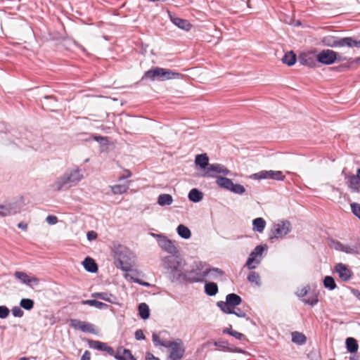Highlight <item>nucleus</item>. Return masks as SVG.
I'll list each match as a JSON object with an SVG mask.
<instances>
[{
	"instance_id": "obj_63",
	"label": "nucleus",
	"mask_w": 360,
	"mask_h": 360,
	"mask_svg": "<svg viewBox=\"0 0 360 360\" xmlns=\"http://www.w3.org/2000/svg\"><path fill=\"white\" fill-rule=\"evenodd\" d=\"M233 330H232V327H231V326H230V327H229V328H224V329H223V330H222V333H223L224 334H228V335H231Z\"/></svg>"
},
{
	"instance_id": "obj_43",
	"label": "nucleus",
	"mask_w": 360,
	"mask_h": 360,
	"mask_svg": "<svg viewBox=\"0 0 360 360\" xmlns=\"http://www.w3.org/2000/svg\"><path fill=\"white\" fill-rule=\"evenodd\" d=\"M152 340H153V344L155 346H159L160 345V346H162V347H166L167 344L169 342V341H162V340H160L159 335L158 334H156L155 333H153Z\"/></svg>"
},
{
	"instance_id": "obj_48",
	"label": "nucleus",
	"mask_w": 360,
	"mask_h": 360,
	"mask_svg": "<svg viewBox=\"0 0 360 360\" xmlns=\"http://www.w3.org/2000/svg\"><path fill=\"white\" fill-rule=\"evenodd\" d=\"M10 313L9 309L6 306H0V319H6Z\"/></svg>"
},
{
	"instance_id": "obj_40",
	"label": "nucleus",
	"mask_w": 360,
	"mask_h": 360,
	"mask_svg": "<svg viewBox=\"0 0 360 360\" xmlns=\"http://www.w3.org/2000/svg\"><path fill=\"white\" fill-rule=\"evenodd\" d=\"M111 191L117 194H122L127 191L129 189V184H117L110 186Z\"/></svg>"
},
{
	"instance_id": "obj_53",
	"label": "nucleus",
	"mask_w": 360,
	"mask_h": 360,
	"mask_svg": "<svg viewBox=\"0 0 360 360\" xmlns=\"http://www.w3.org/2000/svg\"><path fill=\"white\" fill-rule=\"evenodd\" d=\"M46 221L50 225H54L58 222V218L55 215H49L46 218Z\"/></svg>"
},
{
	"instance_id": "obj_49",
	"label": "nucleus",
	"mask_w": 360,
	"mask_h": 360,
	"mask_svg": "<svg viewBox=\"0 0 360 360\" xmlns=\"http://www.w3.org/2000/svg\"><path fill=\"white\" fill-rule=\"evenodd\" d=\"M352 249L354 250L353 255H360V239L356 240L354 244H351Z\"/></svg>"
},
{
	"instance_id": "obj_11",
	"label": "nucleus",
	"mask_w": 360,
	"mask_h": 360,
	"mask_svg": "<svg viewBox=\"0 0 360 360\" xmlns=\"http://www.w3.org/2000/svg\"><path fill=\"white\" fill-rule=\"evenodd\" d=\"M151 236L157 240L158 245L162 250L174 256L178 254L179 250L174 241L162 234L151 233Z\"/></svg>"
},
{
	"instance_id": "obj_42",
	"label": "nucleus",
	"mask_w": 360,
	"mask_h": 360,
	"mask_svg": "<svg viewBox=\"0 0 360 360\" xmlns=\"http://www.w3.org/2000/svg\"><path fill=\"white\" fill-rule=\"evenodd\" d=\"M247 279L250 283H255L257 285L260 284V276L259 274L255 271H251L248 274Z\"/></svg>"
},
{
	"instance_id": "obj_7",
	"label": "nucleus",
	"mask_w": 360,
	"mask_h": 360,
	"mask_svg": "<svg viewBox=\"0 0 360 360\" xmlns=\"http://www.w3.org/2000/svg\"><path fill=\"white\" fill-rule=\"evenodd\" d=\"M266 245H259L256 246L250 252L249 257L245 263V266L250 269H255L259 265L263 258L264 252L267 250Z\"/></svg>"
},
{
	"instance_id": "obj_55",
	"label": "nucleus",
	"mask_w": 360,
	"mask_h": 360,
	"mask_svg": "<svg viewBox=\"0 0 360 360\" xmlns=\"http://www.w3.org/2000/svg\"><path fill=\"white\" fill-rule=\"evenodd\" d=\"M354 250L352 249V245L351 244H347V245H343V248H342V251L343 252L346 253V254H349V255H353V253L354 252L353 251Z\"/></svg>"
},
{
	"instance_id": "obj_6",
	"label": "nucleus",
	"mask_w": 360,
	"mask_h": 360,
	"mask_svg": "<svg viewBox=\"0 0 360 360\" xmlns=\"http://www.w3.org/2000/svg\"><path fill=\"white\" fill-rule=\"evenodd\" d=\"M182 76L179 72H174L169 69L156 67L144 73L143 79H148L151 81H165L173 79H179Z\"/></svg>"
},
{
	"instance_id": "obj_54",
	"label": "nucleus",
	"mask_w": 360,
	"mask_h": 360,
	"mask_svg": "<svg viewBox=\"0 0 360 360\" xmlns=\"http://www.w3.org/2000/svg\"><path fill=\"white\" fill-rule=\"evenodd\" d=\"M134 335H135V338L137 340H145V338H146L143 330L141 329L136 330Z\"/></svg>"
},
{
	"instance_id": "obj_26",
	"label": "nucleus",
	"mask_w": 360,
	"mask_h": 360,
	"mask_svg": "<svg viewBox=\"0 0 360 360\" xmlns=\"http://www.w3.org/2000/svg\"><path fill=\"white\" fill-rule=\"evenodd\" d=\"M91 297L103 300L112 304H115L117 302V297L107 292H94L91 294Z\"/></svg>"
},
{
	"instance_id": "obj_18",
	"label": "nucleus",
	"mask_w": 360,
	"mask_h": 360,
	"mask_svg": "<svg viewBox=\"0 0 360 360\" xmlns=\"http://www.w3.org/2000/svg\"><path fill=\"white\" fill-rule=\"evenodd\" d=\"M213 345L217 347V350L221 351L224 352H231V353H243V351L234 346L233 345L230 344L227 340L219 339L218 340L214 341Z\"/></svg>"
},
{
	"instance_id": "obj_29",
	"label": "nucleus",
	"mask_w": 360,
	"mask_h": 360,
	"mask_svg": "<svg viewBox=\"0 0 360 360\" xmlns=\"http://www.w3.org/2000/svg\"><path fill=\"white\" fill-rule=\"evenodd\" d=\"M188 198L191 202H198L202 200L203 194L197 188H193L189 191Z\"/></svg>"
},
{
	"instance_id": "obj_23",
	"label": "nucleus",
	"mask_w": 360,
	"mask_h": 360,
	"mask_svg": "<svg viewBox=\"0 0 360 360\" xmlns=\"http://www.w3.org/2000/svg\"><path fill=\"white\" fill-rule=\"evenodd\" d=\"M299 62L302 65L313 68L316 65V58L315 59L312 53H304L299 56Z\"/></svg>"
},
{
	"instance_id": "obj_50",
	"label": "nucleus",
	"mask_w": 360,
	"mask_h": 360,
	"mask_svg": "<svg viewBox=\"0 0 360 360\" xmlns=\"http://www.w3.org/2000/svg\"><path fill=\"white\" fill-rule=\"evenodd\" d=\"M12 314L15 317H22L24 314L23 311L19 307H14L12 309Z\"/></svg>"
},
{
	"instance_id": "obj_64",
	"label": "nucleus",
	"mask_w": 360,
	"mask_h": 360,
	"mask_svg": "<svg viewBox=\"0 0 360 360\" xmlns=\"http://www.w3.org/2000/svg\"><path fill=\"white\" fill-rule=\"evenodd\" d=\"M18 227L22 230H26L27 228V224H25L23 222H20L18 224Z\"/></svg>"
},
{
	"instance_id": "obj_30",
	"label": "nucleus",
	"mask_w": 360,
	"mask_h": 360,
	"mask_svg": "<svg viewBox=\"0 0 360 360\" xmlns=\"http://www.w3.org/2000/svg\"><path fill=\"white\" fill-rule=\"evenodd\" d=\"M253 230L258 233H262L266 226V221L262 217H258L252 221Z\"/></svg>"
},
{
	"instance_id": "obj_28",
	"label": "nucleus",
	"mask_w": 360,
	"mask_h": 360,
	"mask_svg": "<svg viewBox=\"0 0 360 360\" xmlns=\"http://www.w3.org/2000/svg\"><path fill=\"white\" fill-rule=\"evenodd\" d=\"M205 292L209 296H214L218 293L219 288L216 283L207 282L204 286Z\"/></svg>"
},
{
	"instance_id": "obj_22",
	"label": "nucleus",
	"mask_w": 360,
	"mask_h": 360,
	"mask_svg": "<svg viewBox=\"0 0 360 360\" xmlns=\"http://www.w3.org/2000/svg\"><path fill=\"white\" fill-rule=\"evenodd\" d=\"M169 17L171 20V22L179 28L188 31L191 28L192 25L189 22L188 20L180 18L179 17H176L171 13V12L168 11Z\"/></svg>"
},
{
	"instance_id": "obj_2",
	"label": "nucleus",
	"mask_w": 360,
	"mask_h": 360,
	"mask_svg": "<svg viewBox=\"0 0 360 360\" xmlns=\"http://www.w3.org/2000/svg\"><path fill=\"white\" fill-rule=\"evenodd\" d=\"M212 272H217L223 276L224 272L216 267H212L209 264L202 261H194L191 269L186 271V282L188 283H202L205 276Z\"/></svg>"
},
{
	"instance_id": "obj_52",
	"label": "nucleus",
	"mask_w": 360,
	"mask_h": 360,
	"mask_svg": "<svg viewBox=\"0 0 360 360\" xmlns=\"http://www.w3.org/2000/svg\"><path fill=\"white\" fill-rule=\"evenodd\" d=\"M231 336L239 340H246L245 335L244 334L236 330H233Z\"/></svg>"
},
{
	"instance_id": "obj_51",
	"label": "nucleus",
	"mask_w": 360,
	"mask_h": 360,
	"mask_svg": "<svg viewBox=\"0 0 360 360\" xmlns=\"http://www.w3.org/2000/svg\"><path fill=\"white\" fill-rule=\"evenodd\" d=\"M309 290V285H306L304 288H302V289L299 290L296 292V295L299 297H304V296H306L307 295Z\"/></svg>"
},
{
	"instance_id": "obj_36",
	"label": "nucleus",
	"mask_w": 360,
	"mask_h": 360,
	"mask_svg": "<svg viewBox=\"0 0 360 360\" xmlns=\"http://www.w3.org/2000/svg\"><path fill=\"white\" fill-rule=\"evenodd\" d=\"M346 347L350 353L356 352L358 349L357 341L353 338H347L346 339Z\"/></svg>"
},
{
	"instance_id": "obj_37",
	"label": "nucleus",
	"mask_w": 360,
	"mask_h": 360,
	"mask_svg": "<svg viewBox=\"0 0 360 360\" xmlns=\"http://www.w3.org/2000/svg\"><path fill=\"white\" fill-rule=\"evenodd\" d=\"M139 314L141 319L146 320L150 316V309L146 303H141L139 305Z\"/></svg>"
},
{
	"instance_id": "obj_61",
	"label": "nucleus",
	"mask_w": 360,
	"mask_h": 360,
	"mask_svg": "<svg viewBox=\"0 0 360 360\" xmlns=\"http://www.w3.org/2000/svg\"><path fill=\"white\" fill-rule=\"evenodd\" d=\"M352 294L360 301V291L357 289H352Z\"/></svg>"
},
{
	"instance_id": "obj_4",
	"label": "nucleus",
	"mask_w": 360,
	"mask_h": 360,
	"mask_svg": "<svg viewBox=\"0 0 360 360\" xmlns=\"http://www.w3.org/2000/svg\"><path fill=\"white\" fill-rule=\"evenodd\" d=\"M114 257L117 264V267L123 271H131L132 266L135 264L136 257L134 254L127 247L118 245L114 249Z\"/></svg>"
},
{
	"instance_id": "obj_44",
	"label": "nucleus",
	"mask_w": 360,
	"mask_h": 360,
	"mask_svg": "<svg viewBox=\"0 0 360 360\" xmlns=\"http://www.w3.org/2000/svg\"><path fill=\"white\" fill-rule=\"evenodd\" d=\"M343 245H344L343 243H342L341 242H340L337 240L330 239L329 240L330 247L331 248H333L335 250L340 251V252L342 251Z\"/></svg>"
},
{
	"instance_id": "obj_24",
	"label": "nucleus",
	"mask_w": 360,
	"mask_h": 360,
	"mask_svg": "<svg viewBox=\"0 0 360 360\" xmlns=\"http://www.w3.org/2000/svg\"><path fill=\"white\" fill-rule=\"evenodd\" d=\"M195 164L205 172L210 165L207 155L206 153L197 155L195 158Z\"/></svg>"
},
{
	"instance_id": "obj_46",
	"label": "nucleus",
	"mask_w": 360,
	"mask_h": 360,
	"mask_svg": "<svg viewBox=\"0 0 360 360\" xmlns=\"http://www.w3.org/2000/svg\"><path fill=\"white\" fill-rule=\"evenodd\" d=\"M231 311H232L231 314H235L239 318H246V313L240 308L236 307L235 308L231 309Z\"/></svg>"
},
{
	"instance_id": "obj_33",
	"label": "nucleus",
	"mask_w": 360,
	"mask_h": 360,
	"mask_svg": "<svg viewBox=\"0 0 360 360\" xmlns=\"http://www.w3.org/2000/svg\"><path fill=\"white\" fill-rule=\"evenodd\" d=\"M172 202L173 198L169 194H160L158 198V203L160 206L170 205Z\"/></svg>"
},
{
	"instance_id": "obj_10",
	"label": "nucleus",
	"mask_w": 360,
	"mask_h": 360,
	"mask_svg": "<svg viewBox=\"0 0 360 360\" xmlns=\"http://www.w3.org/2000/svg\"><path fill=\"white\" fill-rule=\"evenodd\" d=\"M292 229L291 224L288 220H279L273 225L272 235L270 239H278L285 236Z\"/></svg>"
},
{
	"instance_id": "obj_59",
	"label": "nucleus",
	"mask_w": 360,
	"mask_h": 360,
	"mask_svg": "<svg viewBox=\"0 0 360 360\" xmlns=\"http://www.w3.org/2000/svg\"><path fill=\"white\" fill-rule=\"evenodd\" d=\"M91 353L89 351H85L81 357V360H90Z\"/></svg>"
},
{
	"instance_id": "obj_13",
	"label": "nucleus",
	"mask_w": 360,
	"mask_h": 360,
	"mask_svg": "<svg viewBox=\"0 0 360 360\" xmlns=\"http://www.w3.org/2000/svg\"><path fill=\"white\" fill-rule=\"evenodd\" d=\"M338 53L330 49H324L320 51L316 55V61L324 65H331L336 60H341L340 58L338 59Z\"/></svg>"
},
{
	"instance_id": "obj_25",
	"label": "nucleus",
	"mask_w": 360,
	"mask_h": 360,
	"mask_svg": "<svg viewBox=\"0 0 360 360\" xmlns=\"http://www.w3.org/2000/svg\"><path fill=\"white\" fill-rule=\"evenodd\" d=\"M115 359L117 360H136L129 349L122 347L117 349Z\"/></svg>"
},
{
	"instance_id": "obj_60",
	"label": "nucleus",
	"mask_w": 360,
	"mask_h": 360,
	"mask_svg": "<svg viewBox=\"0 0 360 360\" xmlns=\"http://www.w3.org/2000/svg\"><path fill=\"white\" fill-rule=\"evenodd\" d=\"M146 360H160V359L155 357L153 354L147 352L146 355Z\"/></svg>"
},
{
	"instance_id": "obj_45",
	"label": "nucleus",
	"mask_w": 360,
	"mask_h": 360,
	"mask_svg": "<svg viewBox=\"0 0 360 360\" xmlns=\"http://www.w3.org/2000/svg\"><path fill=\"white\" fill-rule=\"evenodd\" d=\"M352 213L360 219V204L353 202L351 204Z\"/></svg>"
},
{
	"instance_id": "obj_20",
	"label": "nucleus",
	"mask_w": 360,
	"mask_h": 360,
	"mask_svg": "<svg viewBox=\"0 0 360 360\" xmlns=\"http://www.w3.org/2000/svg\"><path fill=\"white\" fill-rule=\"evenodd\" d=\"M20 210V205L18 202H11L6 205H0V216L6 217L14 214Z\"/></svg>"
},
{
	"instance_id": "obj_39",
	"label": "nucleus",
	"mask_w": 360,
	"mask_h": 360,
	"mask_svg": "<svg viewBox=\"0 0 360 360\" xmlns=\"http://www.w3.org/2000/svg\"><path fill=\"white\" fill-rule=\"evenodd\" d=\"M323 283L324 287L330 290H333L337 287L335 279L330 276H325Z\"/></svg>"
},
{
	"instance_id": "obj_35",
	"label": "nucleus",
	"mask_w": 360,
	"mask_h": 360,
	"mask_svg": "<svg viewBox=\"0 0 360 360\" xmlns=\"http://www.w3.org/2000/svg\"><path fill=\"white\" fill-rule=\"evenodd\" d=\"M292 342L297 345H302L306 343L307 338L301 333L297 331L293 332L292 333Z\"/></svg>"
},
{
	"instance_id": "obj_1",
	"label": "nucleus",
	"mask_w": 360,
	"mask_h": 360,
	"mask_svg": "<svg viewBox=\"0 0 360 360\" xmlns=\"http://www.w3.org/2000/svg\"><path fill=\"white\" fill-rule=\"evenodd\" d=\"M162 262L172 283L186 282V271H184L186 262L181 257L166 256L162 258Z\"/></svg>"
},
{
	"instance_id": "obj_16",
	"label": "nucleus",
	"mask_w": 360,
	"mask_h": 360,
	"mask_svg": "<svg viewBox=\"0 0 360 360\" xmlns=\"http://www.w3.org/2000/svg\"><path fill=\"white\" fill-rule=\"evenodd\" d=\"M70 326L74 329L81 330L84 333L96 334L95 326L89 322L72 319L70 320Z\"/></svg>"
},
{
	"instance_id": "obj_9",
	"label": "nucleus",
	"mask_w": 360,
	"mask_h": 360,
	"mask_svg": "<svg viewBox=\"0 0 360 360\" xmlns=\"http://www.w3.org/2000/svg\"><path fill=\"white\" fill-rule=\"evenodd\" d=\"M216 183L220 188L236 194L241 195L245 192V188L243 185L234 184L231 179L224 176H217Z\"/></svg>"
},
{
	"instance_id": "obj_8",
	"label": "nucleus",
	"mask_w": 360,
	"mask_h": 360,
	"mask_svg": "<svg viewBox=\"0 0 360 360\" xmlns=\"http://www.w3.org/2000/svg\"><path fill=\"white\" fill-rule=\"evenodd\" d=\"M242 303V298L236 293L228 294L226 301H219L217 306L225 314H231V309L240 305Z\"/></svg>"
},
{
	"instance_id": "obj_34",
	"label": "nucleus",
	"mask_w": 360,
	"mask_h": 360,
	"mask_svg": "<svg viewBox=\"0 0 360 360\" xmlns=\"http://www.w3.org/2000/svg\"><path fill=\"white\" fill-rule=\"evenodd\" d=\"M296 60V55L292 51L287 52L282 58L283 63L289 66L294 65Z\"/></svg>"
},
{
	"instance_id": "obj_5",
	"label": "nucleus",
	"mask_w": 360,
	"mask_h": 360,
	"mask_svg": "<svg viewBox=\"0 0 360 360\" xmlns=\"http://www.w3.org/2000/svg\"><path fill=\"white\" fill-rule=\"evenodd\" d=\"M321 41L323 45L331 48L343 46L349 48H360V40H356L349 37L340 38L335 36L327 35L323 37Z\"/></svg>"
},
{
	"instance_id": "obj_15",
	"label": "nucleus",
	"mask_w": 360,
	"mask_h": 360,
	"mask_svg": "<svg viewBox=\"0 0 360 360\" xmlns=\"http://www.w3.org/2000/svg\"><path fill=\"white\" fill-rule=\"evenodd\" d=\"M217 174H221L226 176L230 174V171L223 165L210 164L206 171L203 172L202 176L214 178Z\"/></svg>"
},
{
	"instance_id": "obj_41",
	"label": "nucleus",
	"mask_w": 360,
	"mask_h": 360,
	"mask_svg": "<svg viewBox=\"0 0 360 360\" xmlns=\"http://www.w3.org/2000/svg\"><path fill=\"white\" fill-rule=\"evenodd\" d=\"M34 300L29 298H23L20 302V307L25 310H31L34 307Z\"/></svg>"
},
{
	"instance_id": "obj_58",
	"label": "nucleus",
	"mask_w": 360,
	"mask_h": 360,
	"mask_svg": "<svg viewBox=\"0 0 360 360\" xmlns=\"http://www.w3.org/2000/svg\"><path fill=\"white\" fill-rule=\"evenodd\" d=\"M86 236L89 240H95L97 238V233L94 231H91L87 232Z\"/></svg>"
},
{
	"instance_id": "obj_32",
	"label": "nucleus",
	"mask_w": 360,
	"mask_h": 360,
	"mask_svg": "<svg viewBox=\"0 0 360 360\" xmlns=\"http://www.w3.org/2000/svg\"><path fill=\"white\" fill-rule=\"evenodd\" d=\"M176 232L178 235L184 239H188L191 236V232L190 229L184 224H179L177 226Z\"/></svg>"
},
{
	"instance_id": "obj_47",
	"label": "nucleus",
	"mask_w": 360,
	"mask_h": 360,
	"mask_svg": "<svg viewBox=\"0 0 360 360\" xmlns=\"http://www.w3.org/2000/svg\"><path fill=\"white\" fill-rule=\"evenodd\" d=\"M302 301L306 304H308V305H310L311 307H314V305H316L318 303L319 300L317 298V296L314 295V296L309 297L307 299H304Z\"/></svg>"
},
{
	"instance_id": "obj_17",
	"label": "nucleus",
	"mask_w": 360,
	"mask_h": 360,
	"mask_svg": "<svg viewBox=\"0 0 360 360\" xmlns=\"http://www.w3.org/2000/svg\"><path fill=\"white\" fill-rule=\"evenodd\" d=\"M334 271L338 274L340 279L343 282L349 281L352 276L353 272L349 266L343 263H338L335 265Z\"/></svg>"
},
{
	"instance_id": "obj_19",
	"label": "nucleus",
	"mask_w": 360,
	"mask_h": 360,
	"mask_svg": "<svg viewBox=\"0 0 360 360\" xmlns=\"http://www.w3.org/2000/svg\"><path fill=\"white\" fill-rule=\"evenodd\" d=\"M14 276L22 283L25 284L31 288L37 286L39 283V278L35 276H30L28 274L23 271H15L14 273Z\"/></svg>"
},
{
	"instance_id": "obj_31",
	"label": "nucleus",
	"mask_w": 360,
	"mask_h": 360,
	"mask_svg": "<svg viewBox=\"0 0 360 360\" xmlns=\"http://www.w3.org/2000/svg\"><path fill=\"white\" fill-rule=\"evenodd\" d=\"M81 304L83 305H89L91 307H94L96 308H98L99 309H106L108 306V304L101 302L100 301H98L96 300H82Z\"/></svg>"
},
{
	"instance_id": "obj_56",
	"label": "nucleus",
	"mask_w": 360,
	"mask_h": 360,
	"mask_svg": "<svg viewBox=\"0 0 360 360\" xmlns=\"http://www.w3.org/2000/svg\"><path fill=\"white\" fill-rule=\"evenodd\" d=\"M94 140L99 142L101 144H106L108 142V138L101 136H94Z\"/></svg>"
},
{
	"instance_id": "obj_14",
	"label": "nucleus",
	"mask_w": 360,
	"mask_h": 360,
	"mask_svg": "<svg viewBox=\"0 0 360 360\" xmlns=\"http://www.w3.org/2000/svg\"><path fill=\"white\" fill-rule=\"evenodd\" d=\"M254 179H274L278 181H283L285 179V176L281 171L274 170H262L257 173L252 174Z\"/></svg>"
},
{
	"instance_id": "obj_12",
	"label": "nucleus",
	"mask_w": 360,
	"mask_h": 360,
	"mask_svg": "<svg viewBox=\"0 0 360 360\" xmlns=\"http://www.w3.org/2000/svg\"><path fill=\"white\" fill-rule=\"evenodd\" d=\"M166 348L169 349L168 360H181L183 358L185 350L183 347V342L180 339H177L175 341H169L167 344Z\"/></svg>"
},
{
	"instance_id": "obj_21",
	"label": "nucleus",
	"mask_w": 360,
	"mask_h": 360,
	"mask_svg": "<svg viewBox=\"0 0 360 360\" xmlns=\"http://www.w3.org/2000/svg\"><path fill=\"white\" fill-rule=\"evenodd\" d=\"M346 184L352 192H360V178L358 175L345 174Z\"/></svg>"
},
{
	"instance_id": "obj_57",
	"label": "nucleus",
	"mask_w": 360,
	"mask_h": 360,
	"mask_svg": "<svg viewBox=\"0 0 360 360\" xmlns=\"http://www.w3.org/2000/svg\"><path fill=\"white\" fill-rule=\"evenodd\" d=\"M103 352H106L109 355L112 356L114 357H115V355L116 354H115V351H114L113 348L108 346L106 343H105V349H104Z\"/></svg>"
},
{
	"instance_id": "obj_38",
	"label": "nucleus",
	"mask_w": 360,
	"mask_h": 360,
	"mask_svg": "<svg viewBox=\"0 0 360 360\" xmlns=\"http://www.w3.org/2000/svg\"><path fill=\"white\" fill-rule=\"evenodd\" d=\"M88 345L91 349H94L98 351H103L105 349V342H100L98 340H88Z\"/></svg>"
},
{
	"instance_id": "obj_62",
	"label": "nucleus",
	"mask_w": 360,
	"mask_h": 360,
	"mask_svg": "<svg viewBox=\"0 0 360 360\" xmlns=\"http://www.w3.org/2000/svg\"><path fill=\"white\" fill-rule=\"evenodd\" d=\"M134 283H138L141 285H143V286H146V287H148L150 285V284L147 282H145V281H143L140 279H136L134 280Z\"/></svg>"
},
{
	"instance_id": "obj_3",
	"label": "nucleus",
	"mask_w": 360,
	"mask_h": 360,
	"mask_svg": "<svg viewBox=\"0 0 360 360\" xmlns=\"http://www.w3.org/2000/svg\"><path fill=\"white\" fill-rule=\"evenodd\" d=\"M84 179V174L82 169L75 167L67 170L61 176L58 178L51 185L54 191L68 189L76 186Z\"/></svg>"
},
{
	"instance_id": "obj_27",
	"label": "nucleus",
	"mask_w": 360,
	"mask_h": 360,
	"mask_svg": "<svg viewBox=\"0 0 360 360\" xmlns=\"http://www.w3.org/2000/svg\"><path fill=\"white\" fill-rule=\"evenodd\" d=\"M84 269L91 273H96L98 271V266L96 262L91 257H86L82 262Z\"/></svg>"
}]
</instances>
